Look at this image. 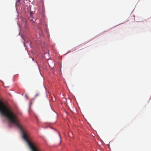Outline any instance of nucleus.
<instances>
[{
    "label": "nucleus",
    "mask_w": 151,
    "mask_h": 151,
    "mask_svg": "<svg viewBox=\"0 0 151 151\" xmlns=\"http://www.w3.org/2000/svg\"><path fill=\"white\" fill-rule=\"evenodd\" d=\"M20 2V1H17L16 2V3H19Z\"/></svg>",
    "instance_id": "39448f33"
},
{
    "label": "nucleus",
    "mask_w": 151,
    "mask_h": 151,
    "mask_svg": "<svg viewBox=\"0 0 151 151\" xmlns=\"http://www.w3.org/2000/svg\"><path fill=\"white\" fill-rule=\"evenodd\" d=\"M25 96L26 98L27 99H28V97L27 96V94H25Z\"/></svg>",
    "instance_id": "f03ea898"
},
{
    "label": "nucleus",
    "mask_w": 151,
    "mask_h": 151,
    "mask_svg": "<svg viewBox=\"0 0 151 151\" xmlns=\"http://www.w3.org/2000/svg\"><path fill=\"white\" fill-rule=\"evenodd\" d=\"M59 137H60V144L61 142V141H62L61 138V137L60 135V134H59Z\"/></svg>",
    "instance_id": "f257e3e1"
},
{
    "label": "nucleus",
    "mask_w": 151,
    "mask_h": 151,
    "mask_svg": "<svg viewBox=\"0 0 151 151\" xmlns=\"http://www.w3.org/2000/svg\"><path fill=\"white\" fill-rule=\"evenodd\" d=\"M39 94H37L35 96V98H36L37 96H39Z\"/></svg>",
    "instance_id": "20e7f679"
},
{
    "label": "nucleus",
    "mask_w": 151,
    "mask_h": 151,
    "mask_svg": "<svg viewBox=\"0 0 151 151\" xmlns=\"http://www.w3.org/2000/svg\"><path fill=\"white\" fill-rule=\"evenodd\" d=\"M32 102H31L30 103V104L29 107H30L32 105Z\"/></svg>",
    "instance_id": "7ed1b4c3"
}]
</instances>
